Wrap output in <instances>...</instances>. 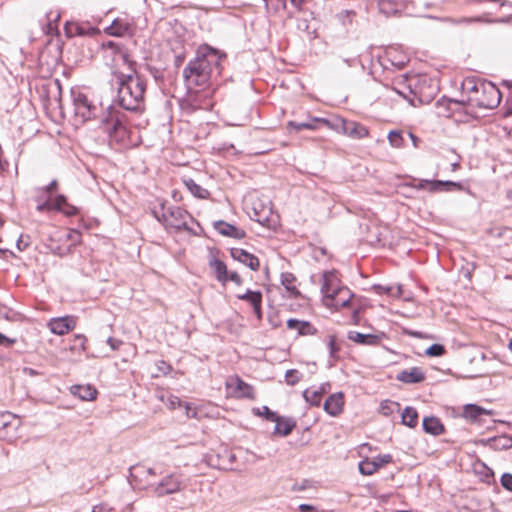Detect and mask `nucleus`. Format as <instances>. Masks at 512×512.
Segmentation results:
<instances>
[{
	"label": "nucleus",
	"instance_id": "obj_9",
	"mask_svg": "<svg viewBox=\"0 0 512 512\" xmlns=\"http://www.w3.org/2000/svg\"><path fill=\"white\" fill-rule=\"evenodd\" d=\"M64 30L66 36L69 38L75 36L93 37L97 34H100L99 28L92 25L90 22H66Z\"/></svg>",
	"mask_w": 512,
	"mask_h": 512
},
{
	"label": "nucleus",
	"instance_id": "obj_44",
	"mask_svg": "<svg viewBox=\"0 0 512 512\" xmlns=\"http://www.w3.org/2000/svg\"><path fill=\"white\" fill-rule=\"evenodd\" d=\"M329 383L322 384L318 390H312L310 397V405L319 406L323 394L327 392V388L329 387Z\"/></svg>",
	"mask_w": 512,
	"mask_h": 512
},
{
	"label": "nucleus",
	"instance_id": "obj_55",
	"mask_svg": "<svg viewBox=\"0 0 512 512\" xmlns=\"http://www.w3.org/2000/svg\"><path fill=\"white\" fill-rule=\"evenodd\" d=\"M392 286H384V285H380V284H375L373 285V290L379 294V295H383V294H391L392 292Z\"/></svg>",
	"mask_w": 512,
	"mask_h": 512
},
{
	"label": "nucleus",
	"instance_id": "obj_58",
	"mask_svg": "<svg viewBox=\"0 0 512 512\" xmlns=\"http://www.w3.org/2000/svg\"><path fill=\"white\" fill-rule=\"evenodd\" d=\"M157 367H158L159 372H161L163 375L169 374L172 370L171 365L163 360L159 361Z\"/></svg>",
	"mask_w": 512,
	"mask_h": 512
},
{
	"label": "nucleus",
	"instance_id": "obj_56",
	"mask_svg": "<svg viewBox=\"0 0 512 512\" xmlns=\"http://www.w3.org/2000/svg\"><path fill=\"white\" fill-rule=\"evenodd\" d=\"M107 344L110 346L111 350L117 351L123 345V341L120 339H116L113 337H108L106 340Z\"/></svg>",
	"mask_w": 512,
	"mask_h": 512
},
{
	"label": "nucleus",
	"instance_id": "obj_63",
	"mask_svg": "<svg viewBox=\"0 0 512 512\" xmlns=\"http://www.w3.org/2000/svg\"><path fill=\"white\" fill-rule=\"evenodd\" d=\"M69 251V249L67 250H63L60 246H56V247H53L51 248V252L54 254V255H57V256H64L66 255V253Z\"/></svg>",
	"mask_w": 512,
	"mask_h": 512
},
{
	"label": "nucleus",
	"instance_id": "obj_57",
	"mask_svg": "<svg viewBox=\"0 0 512 512\" xmlns=\"http://www.w3.org/2000/svg\"><path fill=\"white\" fill-rule=\"evenodd\" d=\"M16 341L17 340L15 338H9V337H7L6 335H4L3 333L0 332V345L1 346L9 348L13 344H15Z\"/></svg>",
	"mask_w": 512,
	"mask_h": 512
},
{
	"label": "nucleus",
	"instance_id": "obj_64",
	"mask_svg": "<svg viewBox=\"0 0 512 512\" xmlns=\"http://www.w3.org/2000/svg\"><path fill=\"white\" fill-rule=\"evenodd\" d=\"M300 512H312L315 510V507L310 504H300L298 507Z\"/></svg>",
	"mask_w": 512,
	"mask_h": 512
},
{
	"label": "nucleus",
	"instance_id": "obj_37",
	"mask_svg": "<svg viewBox=\"0 0 512 512\" xmlns=\"http://www.w3.org/2000/svg\"><path fill=\"white\" fill-rule=\"evenodd\" d=\"M235 381V392H238V396L247 399H253L255 396L254 388L252 385L243 381L240 377L236 376Z\"/></svg>",
	"mask_w": 512,
	"mask_h": 512
},
{
	"label": "nucleus",
	"instance_id": "obj_15",
	"mask_svg": "<svg viewBox=\"0 0 512 512\" xmlns=\"http://www.w3.org/2000/svg\"><path fill=\"white\" fill-rule=\"evenodd\" d=\"M230 255L234 260L249 267L253 271H257L260 267L258 257L242 248H231Z\"/></svg>",
	"mask_w": 512,
	"mask_h": 512
},
{
	"label": "nucleus",
	"instance_id": "obj_46",
	"mask_svg": "<svg viewBox=\"0 0 512 512\" xmlns=\"http://www.w3.org/2000/svg\"><path fill=\"white\" fill-rule=\"evenodd\" d=\"M445 347L442 344L434 343L430 345L426 350L425 354L429 357H440L445 354Z\"/></svg>",
	"mask_w": 512,
	"mask_h": 512
},
{
	"label": "nucleus",
	"instance_id": "obj_61",
	"mask_svg": "<svg viewBox=\"0 0 512 512\" xmlns=\"http://www.w3.org/2000/svg\"><path fill=\"white\" fill-rule=\"evenodd\" d=\"M390 404H394V402L385 400L381 403L380 407H381V411H382L383 415L388 416L392 413V410L389 407ZM395 405H398V403H395Z\"/></svg>",
	"mask_w": 512,
	"mask_h": 512
},
{
	"label": "nucleus",
	"instance_id": "obj_28",
	"mask_svg": "<svg viewBox=\"0 0 512 512\" xmlns=\"http://www.w3.org/2000/svg\"><path fill=\"white\" fill-rule=\"evenodd\" d=\"M187 212L179 207H169L167 211L162 213V218L168 222L170 226L179 228Z\"/></svg>",
	"mask_w": 512,
	"mask_h": 512
},
{
	"label": "nucleus",
	"instance_id": "obj_19",
	"mask_svg": "<svg viewBox=\"0 0 512 512\" xmlns=\"http://www.w3.org/2000/svg\"><path fill=\"white\" fill-rule=\"evenodd\" d=\"M492 410H487L476 404H466L463 408V416L473 423L481 424L483 416H491Z\"/></svg>",
	"mask_w": 512,
	"mask_h": 512
},
{
	"label": "nucleus",
	"instance_id": "obj_31",
	"mask_svg": "<svg viewBox=\"0 0 512 512\" xmlns=\"http://www.w3.org/2000/svg\"><path fill=\"white\" fill-rule=\"evenodd\" d=\"M61 12L59 9H51L45 13V28L46 34H54L58 31Z\"/></svg>",
	"mask_w": 512,
	"mask_h": 512
},
{
	"label": "nucleus",
	"instance_id": "obj_18",
	"mask_svg": "<svg viewBox=\"0 0 512 512\" xmlns=\"http://www.w3.org/2000/svg\"><path fill=\"white\" fill-rule=\"evenodd\" d=\"M344 395L342 392H336L331 394L324 402V410L330 416H338L344 405Z\"/></svg>",
	"mask_w": 512,
	"mask_h": 512
},
{
	"label": "nucleus",
	"instance_id": "obj_39",
	"mask_svg": "<svg viewBox=\"0 0 512 512\" xmlns=\"http://www.w3.org/2000/svg\"><path fill=\"white\" fill-rule=\"evenodd\" d=\"M402 424L414 428L418 424V412L415 408L407 406L401 415Z\"/></svg>",
	"mask_w": 512,
	"mask_h": 512
},
{
	"label": "nucleus",
	"instance_id": "obj_7",
	"mask_svg": "<svg viewBox=\"0 0 512 512\" xmlns=\"http://www.w3.org/2000/svg\"><path fill=\"white\" fill-rule=\"evenodd\" d=\"M20 419L8 412H0V439L12 442L17 438Z\"/></svg>",
	"mask_w": 512,
	"mask_h": 512
},
{
	"label": "nucleus",
	"instance_id": "obj_49",
	"mask_svg": "<svg viewBox=\"0 0 512 512\" xmlns=\"http://www.w3.org/2000/svg\"><path fill=\"white\" fill-rule=\"evenodd\" d=\"M372 460L375 462V466H378V469H380L384 465L391 463L393 461V457L391 454H380Z\"/></svg>",
	"mask_w": 512,
	"mask_h": 512
},
{
	"label": "nucleus",
	"instance_id": "obj_38",
	"mask_svg": "<svg viewBox=\"0 0 512 512\" xmlns=\"http://www.w3.org/2000/svg\"><path fill=\"white\" fill-rule=\"evenodd\" d=\"M319 121L326 122L324 119H320V118H314L311 121H307V122L289 121L287 124V128L290 131L293 130L295 132H300L301 130H304V129L315 130L317 127L316 124Z\"/></svg>",
	"mask_w": 512,
	"mask_h": 512
},
{
	"label": "nucleus",
	"instance_id": "obj_52",
	"mask_svg": "<svg viewBox=\"0 0 512 512\" xmlns=\"http://www.w3.org/2000/svg\"><path fill=\"white\" fill-rule=\"evenodd\" d=\"M500 483L505 490L512 492V473H503L500 478Z\"/></svg>",
	"mask_w": 512,
	"mask_h": 512
},
{
	"label": "nucleus",
	"instance_id": "obj_14",
	"mask_svg": "<svg viewBox=\"0 0 512 512\" xmlns=\"http://www.w3.org/2000/svg\"><path fill=\"white\" fill-rule=\"evenodd\" d=\"M347 338L357 344L377 346L380 344L382 339L386 338V334L384 332H380L378 334H363L357 331H349L347 333Z\"/></svg>",
	"mask_w": 512,
	"mask_h": 512
},
{
	"label": "nucleus",
	"instance_id": "obj_5",
	"mask_svg": "<svg viewBox=\"0 0 512 512\" xmlns=\"http://www.w3.org/2000/svg\"><path fill=\"white\" fill-rule=\"evenodd\" d=\"M436 87L432 84V80L425 75H412V92L411 97L414 99L416 106L420 104L430 103L435 94Z\"/></svg>",
	"mask_w": 512,
	"mask_h": 512
},
{
	"label": "nucleus",
	"instance_id": "obj_2",
	"mask_svg": "<svg viewBox=\"0 0 512 512\" xmlns=\"http://www.w3.org/2000/svg\"><path fill=\"white\" fill-rule=\"evenodd\" d=\"M222 56L219 51L206 46L197 51L194 59L190 60L183 70V77L188 86L205 87L214 71L220 72Z\"/></svg>",
	"mask_w": 512,
	"mask_h": 512
},
{
	"label": "nucleus",
	"instance_id": "obj_17",
	"mask_svg": "<svg viewBox=\"0 0 512 512\" xmlns=\"http://www.w3.org/2000/svg\"><path fill=\"white\" fill-rule=\"evenodd\" d=\"M214 229L221 235L231 237L237 240L243 239L246 232L224 220H218L213 223Z\"/></svg>",
	"mask_w": 512,
	"mask_h": 512
},
{
	"label": "nucleus",
	"instance_id": "obj_60",
	"mask_svg": "<svg viewBox=\"0 0 512 512\" xmlns=\"http://www.w3.org/2000/svg\"><path fill=\"white\" fill-rule=\"evenodd\" d=\"M228 281H232L234 282L237 286H240L242 285L243 283V280L242 278L240 277V275L235 272V271H232V272H228Z\"/></svg>",
	"mask_w": 512,
	"mask_h": 512
},
{
	"label": "nucleus",
	"instance_id": "obj_62",
	"mask_svg": "<svg viewBox=\"0 0 512 512\" xmlns=\"http://www.w3.org/2000/svg\"><path fill=\"white\" fill-rule=\"evenodd\" d=\"M92 512H111V508L107 504H98L93 506Z\"/></svg>",
	"mask_w": 512,
	"mask_h": 512
},
{
	"label": "nucleus",
	"instance_id": "obj_23",
	"mask_svg": "<svg viewBox=\"0 0 512 512\" xmlns=\"http://www.w3.org/2000/svg\"><path fill=\"white\" fill-rule=\"evenodd\" d=\"M484 79L469 76L463 79L461 83V93L463 98H472L476 97V94L480 90V86Z\"/></svg>",
	"mask_w": 512,
	"mask_h": 512
},
{
	"label": "nucleus",
	"instance_id": "obj_4",
	"mask_svg": "<svg viewBox=\"0 0 512 512\" xmlns=\"http://www.w3.org/2000/svg\"><path fill=\"white\" fill-rule=\"evenodd\" d=\"M501 101V93L497 86L484 79L476 97L467 98L469 105L479 109H494Z\"/></svg>",
	"mask_w": 512,
	"mask_h": 512
},
{
	"label": "nucleus",
	"instance_id": "obj_20",
	"mask_svg": "<svg viewBox=\"0 0 512 512\" xmlns=\"http://www.w3.org/2000/svg\"><path fill=\"white\" fill-rule=\"evenodd\" d=\"M104 31L110 36L122 37L132 31V25L126 19L118 17Z\"/></svg>",
	"mask_w": 512,
	"mask_h": 512
},
{
	"label": "nucleus",
	"instance_id": "obj_53",
	"mask_svg": "<svg viewBox=\"0 0 512 512\" xmlns=\"http://www.w3.org/2000/svg\"><path fill=\"white\" fill-rule=\"evenodd\" d=\"M30 236L21 235L16 242V247L19 251H24L30 246Z\"/></svg>",
	"mask_w": 512,
	"mask_h": 512
},
{
	"label": "nucleus",
	"instance_id": "obj_11",
	"mask_svg": "<svg viewBox=\"0 0 512 512\" xmlns=\"http://www.w3.org/2000/svg\"><path fill=\"white\" fill-rule=\"evenodd\" d=\"M340 129L343 134L356 140L366 138L369 135V130L366 126L352 120L341 119Z\"/></svg>",
	"mask_w": 512,
	"mask_h": 512
},
{
	"label": "nucleus",
	"instance_id": "obj_6",
	"mask_svg": "<svg viewBox=\"0 0 512 512\" xmlns=\"http://www.w3.org/2000/svg\"><path fill=\"white\" fill-rule=\"evenodd\" d=\"M36 210L38 212L56 211L68 217L79 213V208L68 203L67 197L63 194L56 195L52 200L48 197L45 201H39Z\"/></svg>",
	"mask_w": 512,
	"mask_h": 512
},
{
	"label": "nucleus",
	"instance_id": "obj_51",
	"mask_svg": "<svg viewBox=\"0 0 512 512\" xmlns=\"http://www.w3.org/2000/svg\"><path fill=\"white\" fill-rule=\"evenodd\" d=\"M327 346L329 349V355L331 358H336L337 352L340 350L339 346L336 344V337L334 335H330L328 337Z\"/></svg>",
	"mask_w": 512,
	"mask_h": 512
},
{
	"label": "nucleus",
	"instance_id": "obj_13",
	"mask_svg": "<svg viewBox=\"0 0 512 512\" xmlns=\"http://www.w3.org/2000/svg\"><path fill=\"white\" fill-rule=\"evenodd\" d=\"M76 325L75 319L73 316H63L58 318H53L49 321L48 327L53 334L56 335H64L69 331L73 330Z\"/></svg>",
	"mask_w": 512,
	"mask_h": 512
},
{
	"label": "nucleus",
	"instance_id": "obj_24",
	"mask_svg": "<svg viewBox=\"0 0 512 512\" xmlns=\"http://www.w3.org/2000/svg\"><path fill=\"white\" fill-rule=\"evenodd\" d=\"M102 48L105 51H111V56L113 60H115L116 57H119L120 59H122L124 63L129 65L132 64V62L129 60V54L123 44L113 40H109L102 43Z\"/></svg>",
	"mask_w": 512,
	"mask_h": 512
},
{
	"label": "nucleus",
	"instance_id": "obj_3",
	"mask_svg": "<svg viewBox=\"0 0 512 512\" xmlns=\"http://www.w3.org/2000/svg\"><path fill=\"white\" fill-rule=\"evenodd\" d=\"M72 104L74 107V114L79 117L82 122L96 119L101 114V118L105 113L101 104L88 98V96L79 89L71 90Z\"/></svg>",
	"mask_w": 512,
	"mask_h": 512
},
{
	"label": "nucleus",
	"instance_id": "obj_59",
	"mask_svg": "<svg viewBox=\"0 0 512 512\" xmlns=\"http://www.w3.org/2000/svg\"><path fill=\"white\" fill-rule=\"evenodd\" d=\"M58 187V182L57 180H52L47 186L45 187H42L39 189V191L41 192H46L48 194H52L53 191H55Z\"/></svg>",
	"mask_w": 512,
	"mask_h": 512
},
{
	"label": "nucleus",
	"instance_id": "obj_10",
	"mask_svg": "<svg viewBox=\"0 0 512 512\" xmlns=\"http://www.w3.org/2000/svg\"><path fill=\"white\" fill-rule=\"evenodd\" d=\"M392 89L401 97L406 99L411 105L416 106L414 99L411 97L412 92V75L404 74L393 80Z\"/></svg>",
	"mask_w": 512,
	"mask_h": 512
},
{
	"label": "nucleus",
	"instance_id": "obj_33",
	"mask_svg": "<svg viewBox=\"0 0 512 512\" xmlns=\"http://www.w3.org/2000/svg\"><path fill=\"white\" fill-rule=\"evenodd\" d=\"M296 427V421L292 418L281 417L275 422L273 433L279 436H288Z\"/></svg>",
	"mask_w": 512,
	"mask_h": 512
},
{
	"label": "nucleus",
	"instance_id": "obj_34",
	"mask_svg": "<svg viewBox=\"0 0 512 512\" xmlns=\"http://www.w3.org/2000/svg\"><path fill=\"white\" fill-rule=\"evenodd\" d=\"M456 99L448 98L446 96L441 97L436 102L437 114L440 117L450 118L452 117V106H457Z\"/></svg>",
	"mask_w": 512,
	"mask_h": 512
},
{
	"label": "nucleus",
	"instance_id": "obj_36",
	"mask_svg": "<svg viewBox=\"0 0 512 512\" xmlns=\"http://www.w3.org/2000/svg\"><path fill=\"white\" fill-rule=\"evenodd\" d=\"M185 187L187 190L198 199H208L210 197V192L197 184L192 178L183 180Z\"/></svg>",
	"mask_w": 512,
	"mask_h": 512
},
{
	"label": "nucleus",
	"instance_id": "obj_32",
	"mask_svg": "<svg viewBox=\"0 0 512 512\" xmlns=\"http://www.w3.org/2000/svg\"><path fill=\"white\" fill-rule=\"evenodd\" d=\"M209 267L213 270L215 277L219 282L225 284L228 281L227 266L222 260L216 257H211L209 260Z\"/></svg>",
	"mask_w": 512,
	"mask_h": 512
},
{
	"label": "nucleus",
	"instance_id": "obj_45",
	"mask_svg": "<svg viewBox=\"0 0 512 512\" xmlns=\"http://www.w3.org/2000/svg\"><path fill=\"white\" fill-rule=\"evenodd\" d=\"M388 141L392 147L400 148L403 146L404 139L402 137V133L398 130H391L388 133Z\"/></svg>",
	"mask_w": 512,
	"mask_h": 512
},
{
	"label": "nucleus",
	"instance_id": "obj_1",
	"mask_svg": "<svg viewBox=\"0 0 512 512\" xmlns=\"http://www.w3.org/2000/svg\"><path fill=\"white\" fill-rule=\"evenodd\" d=\"M116 95L105 108L100 128L107 135L110 145L127 147L129 141L128 117L126 112L142 113L145 109L146 79L135 69L129 74L118 73Z\"/></svg>",
	"mask_w": 512,
	"mask_h": 512
},
{
	"label": "nucleus",
	"instance_id": "obj_26",
	"mask_svg": "<svg viewBox=\"0 0 512 512\" xmlns=\"http://www.w3.org/2000/svg\"><path fill=\"white\" fill-rule=\"evenodd\" d=\"M287 327L291 330H297L300 336L315 335L317 333V329L309 321L296 318L288 319Z\"/></svg>",
	"mask_w": 512,
	"mask_h": 512
},
{
	"label": "nucleus",
	"instance_id": "obj_30",
	"mask_svg": "<svg viewBox=\"0 0 512 512\" xmlns=\"http://www.w3.org/2000/svg\"><path fill=\"white\" fill-rule=\"evenodd\" d=\"M423 430L433 436L441 435L444 432V425L435 416H426L422 421Z\"/></svg>",
	"mask_w": 512,
	"mask_h": 512
},
{
	"label": "nucleus",
	"instance_id": "obj_27",
	"mask_svg": "<svg viewBox=\"0 0 512 512\" xmlns=\"http://www.w3.org/2000/svg\"><path fill=\"white\" fill-rule=\"evenodd\" d=\"M433 188L436 192H452V191H465L470 194V189L464 186L461 182L451 180H434Z\"/></svg>",
	"mask_w": 512,
	"mask_h": 512
},
{
	"label": "nucleus",
	"instance_id": "obj_42",
	"mask_svg": "<svg viewBox=\"0 0 512 512\" xmlns=\"http://www.w3.org/2000/svg\"><path fill=\"white\" fill-rule=\"evenodd\" d=\"M253 413L257 416H263L266 420L270 422H276L280 419V416L272 411L268 406H262L261 408H254Z\"/></svg>",
	"mask_w": 512,
	"mask_h": 512
},
{
	"label": "nucleus",
	"instance_id": "obj_40",
	"mask_svg": "<svg viewBox=\"0 0 512 512\" xmlns=\"http://www.w3.org/2000/svg\"><path fill=\"white\" fill-rule=\"evenodd\" d=\"M434 180L429 179H416L411 178L409 182L406 183V186L417 189V190H428L431 193H435V189L433 188Z\"/></svg>",
	"mask_w": 512,
	"mask_h": 512
},
{
	"label": "nucleus",
	"instance_id": "obj_16",
	"mask_svg": "<svg viewBox=\"0 0 512 512\" xmlns=\"http://www.w3.org/2000/svg\"><path fill=\"white\" fill-rule=\"evenodd\" d=\"M457 106H452V117H456L457 121L465 122L467 121V118H477V114L475 111V107L472 105H469L467 102V98H461L459 100L456 99Z\"/></svg>",
	"mask_w": 512,
	"mask_h": 512
},
{
	"label": "nucleus",
	"instance_id": "obj_48",
	"mask_svg": "<svg viewBox=\"0 0 512 512\" xmlns=\"http://www.w3.org/2000/svg\"><path fill=\"white\" fill-rule=\"evenodd\" d=\"M295 281V277L291 273H282L281 274V283L288 290L293 291L296 288L293 286V282Z\"/></svg>",
	"mask_w": 512,
	"mask_h": 512
},
{
	"label": "nucleus",
	"instance_id": "obj_50",
	"mask_svg": "<svg viewBox=\"0 0 512 512\" xmlns=\"http://www.w3.org/2000/svg\"><path fill=\"white\" fill-rule=\"evenodd\" d=\"M482 469L483 470L479 472L482 476V480L490 484L491 481H494V471L484 463L482 464Z\"/></svg>",
	"mask_w": 512,
	"mask_h": 512
},
{
	"label": "nucleus",
	"instance_id": "obj_25",
	"mask_svg": "<svg viewBox=\"0 0 512 512\" xmlns=\"http://www.w3.org/2000/svg\"><path fill=\"white\" fill-rule=\"evenodd\" d=\"M480 443L489 446L494 450H507L512 448V436L507 434H502L499 436L482 439Z\"/></svg>",
	"mask_w": 512,
	"mask_h": 512
},
{
	"label": "nucleus",
	"instance_id": "obj_43",
	"mask_svg": "<svg viewBox=\"0 0 512 512\" xmlns=\"http://www.w3.org/2000/svg\"><path fill=\"white\" fill-rule=\"evenodd\" d=\"M378 470V466H375V462L369 458L359 462V471L362 475L370 476Z\"/></svg>",
	"mask_w": 512,
	"mask_h": 512
},
{
	"label": "nucleus",
	"instance_id": "obj_12",
	"mask_svg": "<svg viewBox=\"0 0 512 512\" xmlns=\"http://www.w3.org/2000/svg\"><path fill=\"white\" fill-rule=\"evenodd\" d=\"M352 296L353 293L347 287H338L336 290H333L332 298L330 300H325V305L338 310L347 307Z\"/></svg>",
	"mask_w": 512,
	"mask_h": 512
},
{
	"label": "nucleus",
	"instance_id": "obj_35",
	"mask_svg": "<svg viewBox=\"0 0 512 512\" xmlns=\"http://www.w3.org/2000/svg\"><path fill=\"white\" fill-rule=\"evenodd\" d=\"M379 12L386 17L400 15V4L397 0H378Z\"/></svg>",
	"mask_w": 512,
	"mask_h": 512
},
{
	"label": "nucleus",
	"instance_id": "obj_29",
	"mask_svg": "<svg viewBox=\"0 0 512 512\" xmlns=\"http://www.w3.org/2000/svg\"><path fill=\"white\" fill-rule=\"evenodd\" d=\"M72 395L79 397L83 401H92L97 396V390L92 385H72L70 387Z\"/></svg>",
	"mask_w": 512,
	"mask_h": 512
},
{
	"label": "nucleus",
	"instance_id": "obj_8",
	"mask_svg": "<svg viewBox=\"0 0 512 512\" xmlns=\"http://www.w3.org/2000/svg\"><path fill=\"white\" fill-rule=\"evenodd\" d=\"M151 487L158 497L176 493L181 488L180 476L174 473L168 474L164 476L158 483L152 484Z\"/></svg>",
	"mask_w": 512,
	"mask_h": 512
},
{
	"label": "nucleus",
	"instance_id": "obj_47",
	"mask_svg": "<svg viewBox=\"0 0 512 512\" xmlns=\"http://www.w3.org/2000/svg\"><path fill=\"white\" fill-rule=\"evenodd\" d=\"M302 378V374L296 369H289L285 373V381L288 385H296Z\"/></svg>",
	"mask_w": 512,
	"mask_h": 512
},
{
	"label": "nucleus",
	"instance_id": "obj_54",
	"mask_svg": "<svg viewBox=\"0 0 512 512\" xmlns=\"http://www.w3.org/2000/svg\"><path fill=\"white\" fill-rule=\"evenodd\" d=\"M354 15L355 12L353 10H342L338 13L337 17L344 25H346V23H351L352 16Z\"/></svg>",
	"mask_w": 512,
	"mask_h": 512
},
{
	"label": "nucleus",
	"instance_id": "obj_41",
	"mask_svg": "<svg viewBox=\"0 0 512 512\" xmlns=\"http://www.w3.org/2000/svg\"><path fill=\"white\" fill-rule=\"evenodd\" d=\"M238 299L247 301L251 304V306L255 305L258 302H262V293L261 291H253L250 289H247V291L244 294H240L237 296Z\"/></svg>",
	"mask_w": 512,
	"mask_h": 512
},
{
	"label": "nucleus",
	"instance_id": "obj_22",
	"mask_svg": "<svg viewBox=\"0 0 512 512\" xmlns=\"http://www.w3.org/2000/svg\"><path fill=\"white\" fill-rule=\"evenodd\" d=\"M321 278V293L323 294V302L325 303V300H330L332 298L333 290L338 288L336 283V273L335 271H324Z\"/></svg>",
	"mask_w": 512,
	"mask_h": 512
},
{
	"label": "nucleus",
	"instance_id": "obj_21",
	"mask_svg": "<svg viewBox=\"0 0 512 512\" xmlns=\"http://www.w3.org/2000/svg\"><path fill=\"white\" fill-rule=\"evenodd\" d=\"M425 378V373L419 367H412L409 370H402L396 375V380L406 384L421 383L425 380Z\"/></svg>",
	"mask_w": 512,
	"mask_h": 512
}]
</instances>
